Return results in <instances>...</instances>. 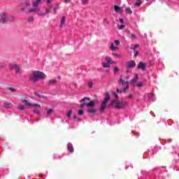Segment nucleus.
<instances>
[{"instance_id":"obj_51","label":"nucleus","mask_w":179,"mask_h":179,"mask_svg":"<svg viewBox=\"0 0 179 179\" xmlns=\"http://www.w3.org/2000/svg\"><path fill=\"white\" fill-rule=\"evenodd\" d=\"M134 97V95L132 94H130L128 96L129 99H132Z\"/></svg>"},{"instance_id":"obj_15","label":"nucleus","mask_w":179,"mask_h":179,"mask_svg":"<svg viewBox=\"0 0 179 179\" xmlns=\"http://www.w3.org/2000/svg\"><path fill=\"white\" fill-rule=\"evenodd\" d=\"M7 90H10V92H12L13 93L16 92V89L12 87L10 85L6 87Z\"/></svg>"},{"instance_id":"obj_55","label":"nucleus","mask_w":179,"mask_h":179,"mask_svg":"<svg viewBox=\"0 0 179 179\" xmlns=\"http://www.w3.org/2000/svg\"><path fill=\"white\" fill-rule=\"evenodd\" d=\"M125 79H126V80H128L129 79V76H127L125 77Z\"/></svg>"},{"instance_id":"obj_25","label":"nucleus","mask_w":179,"mask_h":179,"mask_svg":"<svg viewBox=\"0 0 179 179\" xmlns=\"http://www.w3.org/2000/svg\"><path fill=\"white\" fill-rule=\"evenodd\" d=\"M66 117H67L68 118H71V117H72V110H70L67 113Z\"/></svg>"},{"instance_id":"obj_20","label":"nucleus","mask_w":179,"mask_h":179,"mask_svg":"<svg viewBox=\"0 0 179 179\" xmlns=\"http://www.w3.org/2000/svg\"><path fill=\"white\" fill-rule=\"evenodd\" d=\"M114 10H115V12H116V13L120 12V10H121V7H120L117 5H115Z\"/></svg>"},{"instance_id":"obj_6","label":"nucleus","mask_w":179,"mask_h":179,"mask_svg":"<svg viewBox=\"0 0 179 179\" xmlns=\"http://www.w3.org/2000/svg\"><path fill=\"white\" fill-rule=\"evenodd\" d=\"M136 66V63L134 60H131L127 62V68L132 69Z\"/></svg>"},{"instance_id":"obj_29","label":"nucleus","mask_w":179,"mask_h":179,"mask_svg":"<svg viewBox=\"0 0 179 179\" xmlns=\"http://www.w3.org/2000/svg\"><path fill=\"white\" fill-rule=\"evenodd\" d=\"M33 22H34V18L33 17H29L28 18V22L29 23H33Z\"/></svg>"},{"instance_id":"obj_41","label":"nucleus","mask_w":179,"mask_h":179,"mask_svg":"<svg viewBox=\"0 0 179 179\" xmlns=\"http://www.w3.org/2000/svg\"><path fill=\"white\" fill-rule=\"evenodd\" d=\"M18 110H21V111H23L24 110V106H17Z\"/></svg>"},{"instance_id":"obj_16","label":"nucleus","mask_w":179,"mask_h":179,"mask_svg":"<svg viewBox=\"0 0 179 179\" xmlns=\"http://www.w3.org/2000/svg\"><path fill=\"white\" fill-rule=\"evenodd\" d=\"M96 103H94V101H90L87 104V107H94V105Z\"/></svg>"},{"instance_id":"obj_11","label":"nucleus","mask_w":179,"mask_h":179,"mask_svg":"<svg viewBox=\"0 0 179 179\" xmlns=\"http://www.w3.org/2000/svg\"><path fill=\"white\" fill-rule=\"evenodd\" d=\"M14 69L16 73H19L22 71V67L17 64H14Z\"/></svg>"},{"instance_id":"obj_46","label":"nucleus","mask_w":179,"mask_h":179,"mask_svg":"<svg viewBox=\"0 0 179 179\" xmlns=\"http://www.w3.org/2000/svg\"><path fill=\"white\" fill-rule=\"evenodd\" d=\"M35 96H37V97H41V95H40L39 94H38L37 92H34Z\"/></svg>"},{"instance_id":"obj_39","label":"nucleus","mask_w":179,"mask_h":179,"mask_svg":"<svg viewBox=\"0 0 179 179\" xmlns=\"http://www.w3.org/2000/svg\"><path fill=\"white\" fill-rule=\"evenodd\" d=\"M124 27H125V25L122 24V25H120V26L118 27V29H119V30H122V29H124Z\"/></svg>"},{"instance_id":"obj_27","label":"nucleus","mask_w":179,"mask_h":179,"mask_svg":"<svg viewBox=\"0 0 179 179\" xmlns=\"http://www.w3.org/2000/svg\"><path fill=\"white\" fill-rule=\"evenodd\" d=\"M96 111H97L96 109L88 110V113L90 114H94V113H96Z\"/></svg>"},{"instance_id":"obj_33","label":"nucleus","mask_w":179,"mask_h":179,"mask_svg":"<svg viewBox=\"0 0 179 179\" xmlns=\"http://www.w3.org/2000/svg\"><path fill=\"white\" fill-rule=\"evenodd\" d=\"M24 6H26L27 8V6H30V1H26L24 3Z\"/></svg>"},{"instance_id":"obj_9","label":"nucleus","mask_w":179,"mask_h":179,"mask_svg":"<svg viewBox=\"0 0 179 179\" xmlns=\"http://www.w3.org/2000/svg\"><path fill=\"white\" fill-rule=\"evenodd\" d=\"M6 20H8V17H6V14L3 13L0 17V23L3 24V23L6 22Z\"/></svg>"},{"instance_id":"obj_28","label":"nucleus","mask_w":179,"mask_h":179,"mask_svg":"<svg viewBox=\"0 0 179 179\" xmlns=\"http://www.w3.org/2000/svg\"><path fill=\"white\" fill-rule=\"evenodd\" d=\"M54 110L53 109H49L48 111H47V115H51L53 113Z\"/></svg>"},{"instance_id":"obj_18","label":"nucleus","mask_w":179,"mask_h":179,"mask_svg":"<svg viewBox=\"0 0 179 179\" xmlns=\"http://www.w3.org/2000/svg\"><path fill=\"white\" fill-rule=\"evenodd\" d=\"M65 22H66V20L65 16H64L60 22V27H62V25L65 24Z\"/></svg>"},{"instance_id":"obj_35","label":"nucleus","mask_w":179,"mask_h":179,"mask_svg":"<svg viewBox=\"0 0 179 179\" xmlns=\"http://www.w3.org/2000/svg\"><path fill=\"white\" fill-rule=\"evenodd\" d=\"M32 106L34 107H37L38 108H41V106H40V104L35 103V104H32Z\"/></svg>"},{"instance_id":"obj_3","label":"nucleus","mask_w":179,"mask_h":179,"mask_svg":"<svg viewBox=\"0 0 179 179\" xmlns=\"http://www.w3.org/2000/svg\"><path fill=\"white\" fill-rule=\"evenodd\" d=\"M110 106H112L115 108H119V109L125 108V107L128 106V102H126L124 101H120L117 99H113L110 103Z\"/></svg>"},{"instance_id":"obj_36","label":"nucleus","mask_w":179,"mask_h":179,"mask_svg":"<svg viewBox=\"0 0 179 179\" xmlns=\"http://www.w3.org/2000/svg\"><path fill=\"white\" fill-rule=\"evenodd\" d=\"M73 117L75 118V120H77L78 122H80V118L76 117V115H74Z\"/></svg>"},{"instance_id":"obj_26","label":"nucleus","mask_w":179,"mask_h":179,"mask_svg":"<svg viewBox=\"0 0 179 179\" xmlns=\"http://www.w3.org/2000/svg\"><path fill=\"white\" fill-rule=\"evenodd\" d=\"M36 10H37V8H36V7H34V8H31L28 10L29 13H32L33 12H36Z\"/></svg>"},{"instance_id":"obj_4","label":"nucleus","mask_w":179,"mask_h":179,"mask_svg":"<svg viewBox=\"0 0 179 179\" xmlns=\"http://www.w3.org/2000/svg\"><path fill=\"white\" fill-rule=\"evenodd\" d=\"M111 100V96H110V93L108 92H106L105 94V98L103 99V101L100 106V112L104 113V110L106 108H107V104L108 103V101Z\"/></svg>"},{"instance_id":"obj_49","label":"nucleus","mask_w":179,"mask_h":179,"mask_svg":"<svg viewBox=\"0 0 179 179\" xmlns=\"http://www.w3.org/2000/svg\"><path fill=\"white\" fill-rule=\"evenodd\" d=\"M131 38H136V36H135L134 34H131Z\"/></svg>"},{"instance_id":"obj_21","label":"nucleus","mask_w":179,"mask_h":179,"mask_svg":"<svg viewBox=\"0 0 179 179\" xmlns=\"http://www.w3.org/2000/svg\"><path fill=\"white\" fill-rule=\"evenodd\" d=\"M58 9H59V6L57 4L53 9L55 15H57V10H58Z\"/></svg>"},{"instance_id":"obj_7","label":"nucleus","mask_w":179,"mask_h":179,"mask_svg":"<svg viewBox=\"0 0 179 179\" xmlns=\"http://www.w3.org/2000/svg\"><path fill=\"white\" fill-rule=\"evenodd\" d=\"M146 64L142 62H140L138 65V69H141V71H145L146 70Z\"/></svg>"},{"instance_id":"obj_38","label":"nucleus","mask_w":179,"mask_h":179,"mask_svg":"<svg viewBox=\"0 0 179 179\" xmlns=\"http://www.w3.org/2000/svg\"><path fill=\"white\" fill-rule=\"evenodd\" d=\"M38 16H45V15H47L46 14V13H38Z\"/></svg>"},{"instance_id":"obj_45","label":"nucleus","mask_w":179,"mask_h":179,"mask_svg":"<svg viewBox=\"0 0 179 179\" xmlns=\"http://www.w3.org/2000/svg\"><path fill=\"white\" fill-rule=\"evenodd\" d=\"M33 111H34V113H35L36 114H40V111H38V110H36V109H34Z\"/></svg>"},{"instance_id":"obj_54","label":"nucleus","mask_w":179,"mask_h":179,"mask_svg":"<svg viewBox=\"0 0 179 179\" xmlns=\"http://www.w3.org/2000/svg\"><path fill=\"white\" fill-rule=\"evenodd\" d=\"M113 94L116 99H118V95L115 92H114Z\"/></svg>"},{"instance_id":"obj_44","label":"nucleus","mask_w":179,"mask_h":179,"mask_svg":"<svg viewBox=\"0 0 179 179\" xmlns=\"http://www.w3.org/2000/svg\"><path fill=\"white\" fill-rule=\"evenodd\" d=\"M114 43H115V45H118L120 44V41L116 40L114 41Z\"/></svg>"},{"instance_id":"obj_58","label":"nucleus","mask_w":179,"mask_h":179,"mask_svg":"<svg viewBox=\"0 0 179 179\" xmlns=\"http://www.w3.org/2000/svg\"><path fill=\"white\" fill-rule=\"evenodd\" d=\"M127 73L129 72V70H127Z\"/></svg>"},{"instance_id":"obj_52","label":"nucleus","mask_w":179,"mask_h":179,"mask_svg":"<svg viewBox=\"0 0 179 179\" xmlns=\"http://www.w3.org/2000/svg\"><path fill=\"white\" fill-rule=\"evenodd\" d=\"M120 23H121L122 24H124V19L121 18V19L120 20Z\"/></svg>"},{"instance_id":"obj_48","label":"nucleus","mask_w":179,"mask_h":179,"mask_svg":"<svg viewBox=\"0 0 179 179\" xmlns=\"http://www.w3.org/2000/svg\"><path fill=\"white\" fill-rule=\"evenodd\" d=\"M71 0H64V3H69Z\"/></svg>"},{"instance_id":"obj_10","label":"nucleus","mask_w":179,"mask_h":179,"mask_svg":"<svg viewBox=\"0 0 179 179\" xmlns=\"http://www.w3.org/2000/svg\"><path fill=\"white\" fill-rule=\"evenodd\" d=\"M138 80H139V76H138V74H135V77L131 80V81L129 82L130 85H133V86L134 85V83H136V82H138Z\"/></svg>"},{"instance_id":"obj_34","label":"nucleus","mask_w":179,"mask_h":179,"mask_svg":"<svg viewBox=\"0 0 179 179\" xmlns=\"http://www.w3.org/2000/svg\"><path fill=\"white\" fill-rule=\"evenodd\" d=\"M136 86L137 87H142V86H143V83H138Z\"/></svg>"},{"instance_id":"obj_30","label":"nucleus","mask_w":179,"mask_h":179,"mask_svg":"<svg viewBox=\"0 0 179 179\" xmlns=\"http://www.w3.org/2000/svg\"><path fill=\"white\" fill-rule=\"evenodd\" d=\"M103 68H110V63H103Z\"/></svg>"},{"instance_id":"obj_13","label":"nucleus","mask_w":179,"mask_h":179,"mask_svg":"<svg viewBox=\"0 0 179 179\" xmlns=\"http://www.w3.org/2000/svg\"><path fill=\"white\" fill-rule=\"evenodd\" d=\"M106 61L108 64H115V62L111 60V57H106Z\"/></svg>"},{"instance_id":"obj_23","label":"nucleus","mask_w":179,"mask_h":179,"mask_svg":"<svg viewBox=\"0 0 179 179\" xmlns=\"http://www.w3.org/2000/svg\"><path fill=\"white\" fill-rule=\"evenodd\" d=\"M118 48L114 46V43H111L110 45V50L112 51H115V50H117Z\"/></svg>"},{"instance_id":"obj_5","label":"nucleus","mask_w":179,"mask_h":179,"mask_svg":"<svg viewBox=\"0 0 179 179\" xmlns=\"http://www.w3.org/2000/svg\"><path fill=\"white\" fill-rule=\"evenodd\" d=\"M54 0H47V3L49 6V8H46V15H48V13H51V11L52 10V5H51V2H52Z\"/></svg>"},{"instance_id":"obj_40","label":"nucleus","mask_w":179,"mask_h":179,"mask_svg":"<svg viewBox=\"0 0 179 179\" xmlns=\"http://www.w3.org/2000/svg\"><path fill=\"white\" fill-rule=\"evenodd\" d=\"M83 113H84L83 110H78V114H79V115H83Z\"/></svg>"},{"instance_id":"obj_37","label":"nucleus","mask_w":179,"mask_h":179,"mask_svg":"<svg viewBox=\"0 0 179 179\" xmlns=\"http://www.w3.org/2000/svg\"><path fill=\"white\" fill-rule=\"evenodd\" d=\"M87 2H89V0H83L82 1L83 5H86L87 3Z\"/></svg>"},{"instance_id":"obj_2","label":"nucleus","mask_w":179,"mask_h":179,"mask_svg":"<svg viewBox=\"0 0 179 179\" xmlns=\"http://www.w3.org/2000/svg\"><path fill=\"white\" fill-rule=\"evenodd\" d=\"M120 86H122L123 89L120 90V88L116 89L117 93H125L128 89H129V83L125 81L122 79V76H120V80L118 81Z\"/></svg>"},{"instance_id":"obj_14","label":"nucleus","mask_w":179,"mask_h":179,"mask_svg":"<svg viewBox=\"0 0 179 179\" xmlns=\"http://www.w3.org/2000/svg\"><path fill=\"white\" fill-rule=\"evenodd\" d=\"M67 148H68V150H69V152H70L71 153H72V152H73V145H72V144L69 143V144L67 145Z\"/></svg>"},{"instance_id":"obj_50","label":"nucleus","mask_w":179,"mask_h":179,"mask_svg":"<svg viewBox=\"0 0 179 179\" xmlns=\"http://www.w3.org/2000/svg\"><path fill=\"white\" fill-rule=\"evenodd\" d=\"M115 57H117V58H121V55L117 54H115Z\"/></svg>"},{"instance_id":"obj_31","label":"nucleus","mask_w":179,"mask_h":179,"mask_svg":"<svg viewBox=\"0 0 179 179\" xmlns=\"http://www.w3.org/2000/svg\"><path fill=\"white\" fill-rule=\"evenodd\" d=\"M136 6H141L142 5V1L141 0H137V2L135 3Z\"/></svg>"},{"instance_id":"obj_59","label":"nucleus","mask_w":179,"mask_h":179,"mask_svg":"<svg viewBox=\"0 0 179 179\" xmlns=\"http://www.w3.org/2000/svg\"><path fill=\"white\" fill-rule=\"evenodd\" d=\"M58 78H59V79H61V77L59 76Z\"/></svg>"},{"instance_id":"obj_1","label":"nucleus","mask_w":179,"mask_h":179,"mask_svg":"<svg viewBox=\"0 0 179 179\" xmlns=\"http://www.w3.org/2000/svg\"><path fill=\"white\" fill-rule=\"evenodd\" d=\"M44 78H45V74L38 71H34L33 74L29 76V79L33 83H36V82H38V80H41V79H44Z\"/></svg>"},{"instance_id":"obj_24","label":"nucleus","mask_w":179,"mask_h":179,"mask_svg":"<svg viewBox=\"0 0 179 179\" xmlns=\"http://www.w3.org/2000/svg\"><path fill=\"white\" fill-rule=\"evenodd\" d=\"M22 103H25L26 106H33V104L30 103L27 99L22 101Z\"/></svg>"},{"instance_id":"obj_47","label":"nucleus","mask_w":179,"mask_h":179,"mask_svg":"<svg viewBox=\"0 0 179 179\" xmlns=\"http://www.w3.org/2000/svg\"><path fill=\"white\" fill-rule=\"evenodd\" d=\"M88 86H90V89H92L93 87V84H92L91 83H89Z\"/></svg>"},{"instance_id":"obj_60","label":"nucleus","mask_w":179,"mask_h":179,"mask_svg":"<svg viewBox=\"0 0 179 179\" xmlns=\"http://www.w3.org/2000/svg\"><path fill=\"white\" fill-rule=\"evenodd\" d=\"M146 1H149V0H146Z\"/></svg>"},{"instance_id":"obj_22","label":"nucleus","mask_w":179,"mask_h":179,"mask_svg":"<svg viewBox=\"0 0 179 179\" xmlns=\"http://www.w3.org/2000/svg\"><path fill=\"white\" fill-rule=\"evenodd\" d=\"M48 83L49 85H55V83H57V81L56 80H50L48 81Z\"/></svg>"},{"instance_id":"obj_12","label":"nucleus","mask_w":179,"mask_h":179,"mask_svg":"<svg viewBox=\"0 0 179 179\" xmlns=\"http://www.w3.org/2000/svg\"><path fill=\"white\" fill-rule=\"evenodd\" d=\"M40 3H41V0H36L35 1H34L32 3V5H33L34 8H37V6H38V5H40Z\"/></svg>"},{"instance_id":"obj_56","label":"nucleus","mask_w":179,"mask_h":179,"mask_svg":"<svg viewBox=\"0 0 179 179\" xmlns=\"http://www.w3.org/2000/svg\"><path fill=\"white\" fill-rule=\"evenodd\" d=\"M152 96V94H148V97H150Z\"/></svg>"},{"instance_id":"obj_32","label":"nucleus","mask_w":179,"mask_h":179,"mask_svg":"<svg viewBox=\"0 0 179 179\" xmlns=\"http://www.w3.org/2000/svg\"><path fill=\"white\" fill-rule=\"evenodd\" d=\"M9 68L10 71H13L15 69V64H9Z\"/></svg>"},{"instance_id":"obj_53","label":"nucleus","mask_w":179,"mask_h":179,"mask_svg":"<svg viewBox=\"0 0 179 179\" xmlns=\"http://www.w3.org/2000/svg\"><path fill=\"white\" fill-rule=\"evenodd\" d=\"M135 57H138V55H139V52L135 51Z\"/></svg>"},{"instance_id":"obj_57","label":"nucleus","mask_w":179,"mask_h":179,"mask_svg":"<svg viewBox=\"0 0 179 179\" xmlns=\"http://www.w3.org/2000/svg\"><path fill=\"white\" fill-rule=\"evenodd\" d=\"M22 10H24V8H22Z\"/></svg>"},{"instance_id":"obj_42","label":"nucleus","mask_w":179,"mask_h":179,"mask_svg":"<svg viewBox=\"0 0 179 179\" xmlns=\"http://www.w3.org/2000/svg\"><path fill=\"white\" fill-rule=\"evenodd\" d=\"M114 72H120V69L117 66H115L114 67Z\"/></svg>"},{"instance_id":"obj_8","label":"nucleus","mask_w":179,"mask_h":179,"mask_svg":"<svg viewBox=\"0 0 179 179\" xmlns=\"http://www.w3.org/2000/svg\"><path fill=\"white\" fill-rule=\"evenodd\" d=\"M86 100H90V98L85 96L83 99L80 100V102L81 103L80 104L81 108H84V107H86V103H85Z\"/></svg>"},{"instance_id":"obj_17","label":"nucleus","mask_w":179,"mask_h":179,"mask_svg":"<svg viewBox=\"0 0 179 179\" xmlns=\"http://www.w3.org/2000/svg\"><path fill=\"white\" fill-rule=\"evenodd\" d=\"M10 107H12V103H6L3 105V108H10Z\"/></svg>"},{"instance_id":"obj_43","label":"nucleus","mask_w":179,"mask_h":179,"mask_svg":"<svg viewBox=\"0 0 179 179\" xmlns=\"http://www.w3.org/2000/svg\"><path fill=\"white\" fill-rule=\"evenodd\" d=\"M137 47H139V45H138V44H136V45H134V48L133 49L134 51V52H135V51H136V48H137Z\"/></svg>"},{"instance_id":"obj_19","label":"nucleus","mask_w":179,"mask_h":179,"mask_svg":"<svg viewBox=\"0 0 179 179\" xmlns=\"http://www.w3.org/2000/svg\"><path fill=\"white\" fill-rule=\"evenodd\" d=\"M126 13H128L129 15H132V10H131V8L127 7L125 8Z\"/></svg>"}]
</instances>
